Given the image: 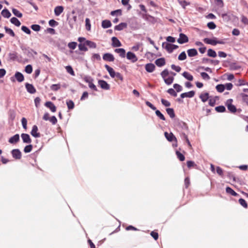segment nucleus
<instances>
[{
  "instance_id": "obj_1",
  "label": "nucleus",
  "mask_w": 248,
  "mask_h": 248,
  "mask_svg": "<svg viewBox=\"0 0 248 248\" xmlns=\"http://www.w3.org/2000/svg\"><path fill=\"white\" fill-rule=\"evenodd\" d=\"M174 125L177 130L181 131V132L188 130L187 124L178 119H175L174 120Z\"/></svg>"
},
{
  "instance_id": "obj_2",
  "label": "nucleus",
  "mask_w": 248,
  "mask_h": 248,
  "mask_svg": "<svg viewBox=\"0 0 248 248\" xmlns=\"http://www.w3.org/2000/svg\"><path fill=\"white\" fill-rule=\"evenodd\" d=\"M162 46L164 47L169 53H171L174 49H176L178 48V46L177 45L166 42L163 43Z\"/></svg>"
},
{
  "instance_id": "obj_3",
  "label": "nucleus",
  "mask_w": 248,
  "mask_h": 248,
  "mask_svg": "<svg viewBox=\"0 0 248 248\" xmlns=\"http://www.w3.org/2000/svg\"><path fill=\"white\" fill-rule=\"evenodd\" d=\"M20 48L23 51V53L26 55L28 57H33L34 56L32 53V51H33V49L29 47H26L23 46H21Z\"/></svg>"
},
{
  "instance_id": "obj_4",
  "label": "nucleus",
  "mask_w": 248,
  "mask_h": 248,
  "mask_svg": "<svg viewBox=\"0 0 248 248\" xmlns=\"http://www.w3.org/2000/svg\"><path fill=\"white\" fill-rule=\"evenodd\" d=\"M232 99H228L226 103L228 110L232 113H234L236 111V108L235 106L232 104Z\"/></svg>"
},
{
  "instance_id": "obj_5",
  "label": "nucleus",
  "mask_w": 248,
  "mask_h": 248,
  "mask_svg": "<svg viewBox=\"0 0 248 248\" xmlns=\"http://www.w3.org/2000/svg\"><path fill=\"white\" fill-rule=\"evenodd\" d=\"M188 38L186 34L183 33H180L179 38L177 40V42L178 43H179L180 44H183L188 42Z\"/></svg>"
},
{
  "instance_id": "obj_6",
  "label": "nucleus",
  "mask_w": 248,
  "mask_h": 248,
  "mask_svg": "<svg viewBox=\"0 0 248 248\" xmlns=\"http://www.w3.org/2000/svg\"><path fill=\"white\" fill-rule=\"evenodd\" d=\"M75 12L74 11H72V14L74 15ZM77 21V16L76 15H73L71 18H70L69 20V24L70 27L71 29L74 28V26L75 25Z\"/></svg>"
},
{
  "instance_id": "obj_7",
  "label": "nucleus",
  "mask_w": 248,
  "mask_h": 248,
  "mask_svg": "<svg viewBox=\"0 0 248 248\" xmlns=\"http://www.w3.org/2000/svg\"><path fill=\"white\" fill-rule=\"evenodd\" d=\"M11 154L13 158L16 159H20L21 158V153L18 149H13L11 151Z\"/></svg>"
},
{
  "instance_id": "obj_8",
  "label": "nucleus",
  "mask_w": 248,
  "mask_h": 248,
  "mask_svg": "<svg viewBox=\"0 0 248 248\" xmlns=\"http://www.w3.org/2000/svg\"><path fill=\"white\" fill-rule=\"evenodd\" d=\"M98 83L100 87L104 90H108L110 89V85L104 80H99Z\"/></svg>"
},
{
  "instance_id": "obj_9",
  "label": "nucleus",
  "mask_w": 248,
  "mask_h": 248,
  "mask_svg": "<svg viewBox=\"0 0 248 248\" xmlns=\"http://www.w3.org/2000/svg\"><path fill=\"white\" fill-rule=\"evenodd\" d=\"M126 58L128 60H130L132 62H135L138 61V58L136 55L130 51L127 53Z\"/></svg>"
},
{
  "instance_id": "obj_10",
  "label": "nucleus",
  "mask_w": 248,
  "mask_h": 248,
  "mask_svg": "<svg viewBox=\"0 0 248 248\" xmlns=\"http://www.w3.org/2000/svg\"><path fill=\"white\" fill-rule=\"evenodd\" d=\"M25 88L27 92L31 94L34 93L36 91L33 85L28 83L25 84Z\"/></svg>"
},
{
  "instance_id": "obj_11",
  "label": "nucleus",
  "mask_w": 248,
  "mask_h": 248,
  "mask_svg": "<svg viewBox=\"0 0 248 248\" xmlns=\"http://www.w3.org/2000/svg\"><path fill=\"white\" fill-rule=\"evenodd\" d=\"M103 59L107 62H113L114 60V57L113 55L109 53H106L103 56Z\"/></svg>"
},
{
  "instance_id": "obj_12",
  "label": "nucleus",
  "mask_w": 248,
  "mask_h": 248,
  "mask_svg": "<svg viewBox=\"0 0 248 248\" xmlns=\"http://www.w3.org/2000/svg\"><path fill=\"white\" fill-rule=\"evenodd\" d=\"M21 137L24 143L30 144L31 142V140L29 134L22 133L21 135Z\"/></svg>"
},
{
  "instance_id": "obj_13",
  "label": "nucleus",
  "mask_w": 248,
  "mask_h": 248,
  "mask_svg": "<svg viewBox=\"0 0 248 248\" xmlns=\"http://www.w3.org/2000/svg\"><path fill=\"white\" fill-rule=\"evenodd\" d=\"M165 138L167 139V140L169 141H174L175 142L177 141V139L176 137L174 136V135L172 133H168L167 132H165L164 133Z\"/></svg>"
},
{
  "instance_id": "obj_14",
  "label": "nucleus",
  "mask_w": 248,
  "mask_h": 248,
  "mask_svg": "<svg viewBox=\"0 0 248 248\" xmlns=\"http://www.w3.org/2000/svg\"><path fill=\"white\" fill-rule=\"evenodd\" d=\"M38 127L36 125H34L31 132V135L34 138H39L40 137V134L38 132Z\"/></svg>"
},
{
  "instance_id": "obj_15",
  "label": "nucleus",
  "mask_w": 248,
  "mask_h": 248,
  "mask_svg": "<svg viewBox=\"0 0 248 248\" xmlns=\"http://www.w3.org/2000/svg\"><path fill=\"white\" fill-rule=\"evenodd\" d=\"M111 46L114 47H119L122 46L121 42L116 37H112L111 38Z\"/></svg>"
},
{
  "instance_id": "obj_16",
  "label": "nucleus",
  "mask_w": 248,
  "mask_h": 248,
  "mask_svg": "<svg viewBox=\"0 0 248 248\" xmlns=\"http://www.w3.org/2000/svg\"><path fill=\"white\" fill-rule=\"evenodd\" d=\"M105 67L106 68V69H107V70L108 71V72L110 76L112 78H114L115 77V76H116V74H117V73H116L114 70H113V69L110 67L109 65H108V64H106L105 65Z\"/></svg>"
},
{
  "instance_id": "obj_17",
  "label": "nucleus",
  "mask_w": 248,
  "mask_h": 248,
  "mask_svg": "<svg viewBox=\"0 0 248 248\" xmlns=\"http://www.w3.org/2000/svg\"><path fill=\"white\" fill-rule=\"evenodd\" d=\"M195 94V92L194 91H191L187 93H184L181 94L180 96L182 98L185 97L192 98Z\"/></svg>"
},
{
  "instance_id": "obj_18",
  "label": "nucleus",
  "mask_w": 248,
  "mask_h": 248,
  "mask_svg": "<svg viewBox=\"0 0 248 248\" xmlns=\"http://www.w3.org/2000/svg\"><path fill=\"white\" fill-rule=\"evenodd\" d=\"M45 106L46 107L49 108L50 109V110L53 112H55L56 111V106L51 101H47L46 102Z\"/></svg>"
},
{
  "instance_id": "obj_19",
  "label": "nucleus",
  "mask_w": 248,
  "mask_h": 248,
  "mask_svg": "<svg viewBox=\"0 0 248 248\" xmlns=\"http://www.w3.org/2000/svg\"><path fill=\"white\" fill-rule=\"evenodd\" d=\"M19 141V135L18 134H16L13 136V137H11L9 140L8 141L11 144H15L17 142H18Z\"/></svg>"
},
{
  "instance_id": "obj_20",
  "label": "nucleus",
  "mask_w": 248,
  "mask_h": 248,
  "mask_svg": "<svg viewBox=\"0 0 248 248\" xmlns=\"http://www.w3.org/2000/svg\"><path fill=\"white\" fill-rule=\"evenodd\" d=\"M199 97L201 99L202 101L204 103L206 102L211 97V96H209L208 93H202L200 95Z\"/></svg>"
},
{
  "instance_id": "obj_21",
  "label": "nucleus",
  "mask_w": 248,
  "mask_h": 248,
  "mask_svg": "<svg viewBox=\"0 0 248 248\" xmlns=\"http://www.w3.org/2000/svg\"><path fill=\"white\" fill-rule=\"evenodd\" d=\"M145 70L149 73L153 72L155 69V65L152 63H149L145 65Z\"/></svg>"
},
{
  "instance_id": "obj_22",
  "label": "nucleus",
  "mask_w": 248,
  "mask_h": 248,
  "mask_svg": "<svg viewBox=\"0 0 248 248\" xmlns=\"http://www.w3.org/2000/svg\"><path fill=\"white\" fill-rule=\"evenodd\" d=\"M9 59L12 61H19L18 54L16 52H10L8 54Z\"/></svg>"
},
{
  "instance_id": "obj_23",
  "label": "nucleus",
  "mask_w": 248,
  "mask_h": 248,
  "mask_svg": "<svg viewBox=\"0 0 248 248\" xmlns=\"http://www.w3.org/2000/svg\"><path fill=\"white\" fill-rule=\"evenodd\" d=\"M216 39L217 38L214 37V39H209L208 38H205L203 39V42L207 44H209L213 46L216 45Z\"/></svg>"
},
{
  "instance_id": "obj_24",
  "label": "nucleus",
  "mask_w": 248,
  "mask_h": 248,
  "mask_svg": "<svg viewBox=\"0 0 248 248\" xmlns=\"http://www.w3.org/2000/svg\"><path fill=\"white\" fill-rule=\"evenodd\" d=\"M15 77L17 81L19 82H21L24 80L23 75L19 72H16L15 73Z\"/></svg>"
},
{
  "instance_id": "obj_25",
  "label": "nucleus",
  "mask_w": 248,
  "mask_h": 248,
  "mask_svg": "<svg viewBox=\"0 0 248 248\" xmlns=\"http://www.w3.org/2000/svg\"><path fill=\"white\" fill-rule=\"evenodd\" d=\"M155 64L158 67H161L165 64V59L164 58L157 59L155 61Z\"/></svg>"
},
{
  "instance_id": "obj_26",
  "label": "nucleus",
  "mask_w": 248,
  "mask_h": 248,
  "mask_svg": "<svg viewBox=\"0 0 248 248\" xmlns=\"http://www.w3.org/2000/svg\"><path fill=\"white\" fill-rule=\"evenodd\" d=\"M63 7L62 6H56L54 9V13L56 16H60L63 11Z\"/></svg>"
},
{
  "instance_id": "obj_27",
  "label": "nucleus",
  "mask_w": 248,
  "mask_h": 248,
  "mask_svg": "<svg viewBox=\"0 0 248 248\" xmlns=\"http://www.w3.org/2000/svg\"><path fill=\"white\" fill-rule=\"evenodd\" d=\"M188 56L189 57H194L198 55V52L195 48H191L187 51Z\"/></svg>"
},
{
  "instance_id": "obj_28",
  "label": "nucleus",
  "mask_w": 248,
  "mask_h": 248,
  "mask_svg": "<svg viewBox=\"0 0 248 248\" xmlns=\"http://www.w3.org/2000/svg\"><path fill=\"white\" fill-rule=\"evenodd\" d=\"M114 51L116 53L119 54L120 56L122 58H124L125 56V50L124 48H116L114 50Z\"/></svg>"
},
{
  "instance_id": "obj_29",
  "label": "nucleus",
  "mask_w": 248,
  "mask_h": 248,
  "mask_svg": "<svg viewBox=\"0 0 248 248\" xmlns=\"http://www.w3.org/2000/svg\"><path fill=\"white\" fill-rule=\"evenodd\" d=\"M127 24L126 23H121L118 25H116L114 27V30L116 31H122L124 29L127 27Z\"/></svg>"
},
{
  "instance_id": "obj_30",
  "label": "nucleus",
  "mask_w": 248,
  "mask_h": 248,
  "mask_svg": "<svg viewBox=\"0 0 248 248\" xmlns=\"http://www.w3.org/2000/svg\"><path fill=\"white\" fill-rule=\"evenodd\" d=\"M112 26V24L109 20H104L102 22V27L104 29H107L110 27Z\"/></svg>"
},
{
  "instance_id": "obj_31",
  "label": "nucleus",
  "mask_w": 248,
  "mask_h": 248,
  "mask_svg": "<svg viewBox=\"0 0 248 248\" xmlns=\"http://www.w3.org/2000/svg\"><path fill=\"white\" fill-rule=\"evenodd\" d=\"M229 68L231 70H238L241 68V66L233 62L229 64Z\"/></svg>"
},
{
  "instance_id": "obj_32",
  "label": "nucleus",
  "mask_w": 248,
  "mask_h": 248,
  "mask_svg": "<svg viewBox=\"0 0 248 248\" xmlns=\"http://www.w3.org/2000/svg\"><path fill=\"white\" fill-rule=\"evenodd\" d=\"M182 76L186 79L189 81H192L193 79V77L188 72H184L182 74Z\"/></svg>"
},
{
  "instance_id": "obj_33",
  "label": "nucleus",
  "mask_w": 248,
  "mask_h": 248,
  "mask_svg": "<svg viewBox=\"0 0 248 248\" xmlns=\"http://www.w3.org/2000/svg\"><path fill=\"white\" fill-rule=\"evenodd\" d=\"M1 14L5 18H9L11 16V14L6 8H5L1 11Z\"/></svg>"
},
{
  "instance_id": "obj_34",
  "label": "nucleus",
  "mask_w": 248,
  "mask_h": 248,
  "mask_svg": "<svg viewBox=\"0 0 248 248\" xmlns=\"http://www.w3.org/2000/svg\"><path fill=\"white\" fill-rule=\"evenodd\" d=\"M10 21L12 24H14L15 26L17 27H19L21 25L20 21L15 17L11 18L10 19Z\"/></svg>"
},
{
  "instance_id": "obj_35",
  "label": "nucleus",
  "mask_w": 248,
  "mask_h": 248,
  "mask_svg": "<svg viewBox=\"0 0 248 248\" xmlns=\"http://www.w3.org/2000/svg\"><path fill=\"white\" fill-rule=\"evenodd\" d=\"M166 111L168 114L170 116L171 118H174L175 117V113L174 111V109L172 108H167L166 109Z\"/></svg>"
},
{
  "instance_id": "obj_36",
  "label": "nucleus",
  "mask_w": 248,
  "mask_h": 248,
  "mask_svg": "<svg viewBox=\"0 0 248 248\" xmlns=\"http://www.w3.org/2000/svg\"><path fill=\"white\" fill-rule=\"evenodd\" d=\"M86 46L87 45L85 42L83 43H80L78 45V48L80 51H87L88 50V48Z\"/></svg>"
},
{
  "instance_id": "obj_37",
  "label": "nucleus",
  "mask_w": 248,
  "mask_h": 248,
  "mask_svg": "<svg viewBox=\"0 0 248 248\" xmlns=\"http://www.w3.org/2000/svg\"><path fill=\"white\" fill-rule=\"evenodd\" d=\"M207 55L209 57L215 58L217 56V53L215 50L210 48L207 51Z\"/></svg>"
},
{
  "instance_id": "obj_38",
  "label": "nucleus",
  "mask_w": 248,
  "mask_h": 248,
  "mask_svg": "<svg viewBox=\"0 0 248 248\" xmlns=\"http://www.w3.org/2000/svg\"><path fill=\"white\" fill-rule=\"evenodd\" d=\"M86 44L87 46H89L90 48H95L96 47V44L92 41L89 40L85 41Z\"/></svg>"
},
{
  "instance_id": "obj_39",
  "label": "nucleus",
  "mask_w": 248,
  "mask_h": 248,
  "mask_svg": "<svg viewBox=\"0 0 248 248\" xmlns=\"http://www.w3.org/2000/svg\"><path fill=\"white\" fill-rule=\"evenodd\" d=\"M174 80V78L173 77H169L168 78H166L164 79V82L167 85L171 84Z\"/></svg>"
},
{
  "instance_id": "obj_40",
  "label": "nucleus",
  "mask_w": 248,
  "mask_h": 248,
  "mask_svg": "<svg viewBox=\"0 0 248 248\" xmlns=\"http://www.w3.org/2000/svg\"><path fill=\"white\" fill-rule=\"evenodd\" d=\"M4 29H5V32L9 34L10 36H12V37H15V33H14V32L10 28H9L8 27L5 26L4 27Z\"/></svg>"
},
{
  "instance_id": "obj_41",
  "label": "nucleus",
  "mask_w": 248,
  "mask_h": 248,
  "mask_svg": "<svg viewBox=\"0 0 248 248\" xmlns=\"http://www.w3.org/2000/svg\"><path fill=\"white\" fill-rule=\"evenodd\" d=\"M216 88L219 93H222L224 91L225 87L223 84H218L216 86Z\"/></svg>"
},
{
  "instance_id": "obj_42",
  "label": "nucleus",
  "mask_w": 248,
  "mask_h": 248,
  "mask_svg": "<svg viewBox=\"0 0 248 248\" xmlns=\"http://www.w3.org/2000/svg\"><path fill=\"white\" fill-rule=\"evenodd\" d=\"M12 12L15 16L19 18H21L22 16V14L15 8L12 9Z\"/></svg>"
},
{
  "instance_id": "obj_43",
  "label": "nucleus",
  "mask_w": 248,
  "mask_h": 248,
  "mask_svg": "<svg viewBox=\"0 0 248 248\" xmlns=\"http://www.w3.org/2000/svg\"><path fill=\"white\" fill-rule=\"evenodd\" d=\"M178 2L184 9H185L186 6L190 4L189 2H187L185 0H178Z\"/></svg>"
},
{
  "instance_id": "obj_44",
  "label": "nucleus",
  "mask_w": 248,
  "mask_h": 248,
  "mask_svg": "<svg viewBox=\"0 0 248 248\" xmlns=\"http://www.w3.org/2000/svg\"><path fill=\"white\" fill-rule=\"evenodd\" d=\"M61 85L60 84H52L50 86V89L53 91H57L61 88Z\"/></svg>"
},
{
  "instance_id": "obj_45",
  "label": "nucleus",
  "mask_w": 248,
  "mask_h": 248,
  "mask_svg": "<svg viewBox=\"0 0 248 248\" xmlns=\"http://www.w3.org/2000/svg\"><path fill=\"white\" fill-rule=\"evenodd\" d=\"M238 202H239V203H240V204L241 206H242L244 208H248V204L244 199H243L242 198H240L239 199Z\"/></svg>"
},
{
  "instance_id": "obj_46",
  "label": "nucleus",
  "mask_w": 248,
  "mask_h": 248,
  "mask_svg": "<svg viewBox=\"0 0 248 248\" xmlns=\"http://www.w3.org/2000/svg\"><path fill=\"white\" fill-rule=\"evenodd\" d=\"M155 114L157 117H158L161 120L165 121L166 120L165 117L164 115L159 110H155Z\"/></svg>"
},
{
  "instance_id": "obj_47",
  "label": "nucleus",
  "mask_w": 248,
  "mask_h": 248,
  "mask_svg": "<svg viewBox=\"0 0 248 248\" xmlns=\"http://www.w3.org/2000/svg\"><path fill=\"white\" fill-rule=\"evenodd\" d=\"M186 59V55L185 51L181 52L178 56V59L179 61H184Z\"/></svg>"
},
{
  "instance_id": "obj_48",
  "label": "nucleus",
  "mask_w": 248,
  "mask_h": 248,
  "mask_svg": "<svg viewBox=\"0 0 248 248\" xmlns=\"http://www.w3.org/2000/svg\"><path fill=\"white\" fill-rule=\"evenodd\" d=\"M66 105L69 109H72L74 108V103L71 100L66 101Z\"/></svg>"
},
{
  "instance_id": "obj_49",
  "label": "nucleus",
  "mask_w": 248,
  "mask_h": 248,
  "mask_svg": "<svg viewBox=\"0 0 248 248\" xmlns=\"http://www.w3.org/2000/svg\"><path fill=\"white\" fill-rule=\"evenodd\" d=\"M215 110L218 112H223L225 111L226 108L223 106H219L215 108Z\"/></svg>"
},
{
  "instance_id": "obj_50",
  "label": "nucleus",
  "mask_w": 248,
  "mask_h": 248,
  "mask_svg": "<svg viewBox=\"0 0 248 248\" xmlns=\"http://www.w3.org/2000/svg\"><path fill=\"white\" fill-rule=\"evenodd\" d=\"M176 154L177 155V156L178 158L181 161H183L185 160V156L182 153H181L180 152L177 151L176 152Z\"/></svg>"
},
{
  "instance_id": "obj_51",
  "label": "nucleus",
  "mask_w": 248,
  "mask_h": 248,
  "mask_svg": "<svg viewBox=\"0 0 248 248\" xmlns=\"http://www.w3.org/2000/svg\"><path fill=\"white\" fill-rule=\"evenodd\" d=\"M65 69L66 70V71L70 75H71L72 76H75V72L71 66H66L65 67Z\"/></svg>"
},
{
  "instance_id": "obj_52",
  "label": "nucleus",
  "mask_w": 248,
  "mask_h": 248,
  "mask_svg": "<svg viewBox=\"0 0 248 248\" xmlns=\"http://www.w3.org/2000/svg\"><path fill=\"white\" fill-rule=\"evenodd\" d=\"M122 14V10L121 9H118V10H114V11H112L110 13V15L112 16H114L115 15H119V16H121Z\"/></svg>"
},
{
  "instance_id": "obj_53",
  "label": "nucleus",
  "mask_w": 248,
  "mask_h": 248,
  "mask_svg": "<svg viewBox=\"0 0 248 248\" xmlns=\"http://www.w3.org/2000/svg\"><path fill=\"white\" fill-rule=\"evenodd\" d=\"M32 149V145L31 144H29L26 146L24 149V152L25 153H28L31 151Z\"/></svg>"
},
{
  "instance_id": "obj_54",
  "label": "nucleus",
  "mask_w": 248,
  "mask_h": 248,
  "mask_svg": "<svg viewBox=\"0 0 248 248\" xmlns=\"http://www.w3.org/2000/svg\"><path fill=\"white\" fill-rule=\"evenodd\" d=\"M31 28L35 31H39L41 29V26L38 24H33L31 26Z\"/></svg>"
},
{
  "instance_id": "obj_55",
  "label": "nucleus",
  "mask_w": 248,
  "mask_h": 248,
  "mask_svg": "<svg viewBox=\"0 0 248 248\" xmlns=\"http://www.w3.org/2000/svg\"><path fill=\"white\" fill-rule=\"evenodd\" d=\"M85 26L86 29L87 31H90L91 30V24L90 20L88 18H86L85 19Z\"/></svg>"
},
{
  "instance_id": "obj_56",
  "label": "nucleus",
  "mask_w": 248,
  "mask_h": 248,
  "mask_svg": "<svg viewBox=\"0 0 248 248\" xmlns=\"http://www.w3.org/2000/svg\"><path fill=\"white\" fill-rule=\"evenodd\" d=\"M169 74L170 73L168 70L166 69L161 73V76L162 77V78L164 79L165 78H167V77L169 75Z\"/></svg>"
},
{
  "instance_id": "obj_57",
  "label": "nucleus",
  "mask_w": 248,
  "mask_h": 248,
  "mask_svg": "<svg viewBox=\"0 0 248 248\" xmlns=\"http://www.w3.org/2000/svg\"><path fill=\"white\" fill-rule=\"evenodd\" d=\"M21 123H22V126H23V128L26 130L27 128V119L24 118V117H23L21 119Z\"/></svg>"
},
{
  "instance_id": "obj_58",
  "label": "nucleus",
  "mask_w": 248,
  "mask_h": 248,
  "mask_svg": "<svg viewBox=\"0 0 248 248\" xmlns=\"http://www.w3.org/2000/svg\"><path fill=\"white\" fill-rule=\"evenodd\" d=\"M77 46V43L75 42H71L68 43V46L69 48L72 49H74L76 48Z\"/></svg>"
},
{
  "instance_id": "obj_59",
  "label": "nucleus",
  "mask_w": 248,
  "mask_h": 248,
  "mask_svg": "<svg viewBox=\"0 0 248 248\" xmlns=\"http://www.w3.org/2000/svg\"><path fill=\"white\" fill-rule=\"evenodd\" d=\"M167 92L171 95L176 97L177 95L176 92L174 91L173 89L170 88L168 90Z\"/></svg>"
},
{
  "instance_id": "obj_60",
  "label": "nucleus",
  "mask_w": 248,
  "mask_h": 248,
  "mask_svg": "<svg viewBox=\"0 0 248 248\" xmlns=\"http://www.w3.org/2000/svg\"><path fill=\"white\" fill-rule=\"evenodd\" d=\"M25 71L27 73L31 74L32 71V66L30 64L27 65L25 67Z\"/></svg>"
},
{
  "instance_id": "obj_61",
  "label": "nucleus",
  "mask_w": 248,
  "mask_h": 248,
  "mask_svg": "<svg viewBox=\"0 0 248 248\" xmlns=\"http://www.w3.org/2000/svg\"><path fill=\"white\" fill-rule=\"evenodd\" d=\"M173 88L176 90L177 92H180L183 90L182 87L177 83H175L173 85Z\"/></svg>"
},
{
  "instance_id": "obj_62",
  "label": "nucleus",
  "mask_w": 248,
  "mask_h": 248,
  "mask_svg": "<svg viewBox=\"0 0 248 248\" xmlns=\"http://www.w3.org/2000/svg\"><path fill=\"white\" fill-rule=\"evenodd\" d=\"M201 75L203 79L208 80L210 79V76L205 72H202Z\"/></svg>"
},
{
  "instance_id": "obj_63",
  "label": "nucleus",
  "mask_w": 248,
  "mask_h": 248,
  "mask_svg": "<svg viewBox=\"0 0 248 248\" xmlns=\"http://www.w3.org/2000/svg\"><path fill=\"white\" fill-rule=\"evenodd\" d=\"M21 30L28 34H30L31 33V30L25 26H22L21 27Z\"/></svg>"
},
{
  "instance_id": "obj_64",
  "label": "nucleus",
  "mask_w": 248,
  "mask_h": 248,
  "mask_svg": "<svg viewBox=\"0 0 248 248\" xmlns=\"http://www.w3.org/2000/svg\"><path fill=\"white\" fill-rule=\"evenodd\" d=\"M49 25L51 27H55L58 25V22L54 19H51L48 22Z\"/></svg>"
}]
</instances>
